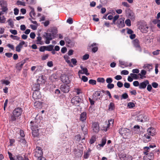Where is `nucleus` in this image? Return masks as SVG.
I'll list each match as a JSON object with an SVG mask.
<instances>
[{"label": "nucleus", "instance_id": "nucleus-1", "mask_svg": "<svg viewBox=\"0 0 160 160\" xmlns=\"http://www.w3.org/2000/svg\"><path fill=\"white\" fill-rule=\"evenodd\" d=\"M22 111V108L20 107L14 109L13 111L12 115L11 116V120L12 121H16L17 118L21 116Z\"/></svg>", "mask_w": 160, "mask_h": 160}, {"label": "nucleus", "instance_id": "nucleus-2", "mask_svg": "<svg viewBox=\"0 0 160 160\" xmlns=\"http://www.w3.org/2000/svg\"><path fill=\"white\" fill-rule=\"evenodd\" d=\"M145 151L143 152L145 156L143 157L144 160H153L154 158V154L152 152L148 153L149 152V147H146L144 148Z\"/></svg>", "mask_w": 160, "mask_h": 160}, {"label": "nucleus", "instance_id": "nucleus-3", "mask_svg": "<svg viewBox=\"0 0 160 160\" xmlns=\"http://www.w3.org/2000/svg\"><path fill=\"white\" fill-rule=\"evenodd\" d=\"M43 36L46 39L45 43L49 44L50 43V41L54 38V36L51 33L45 32L43 35Z\"/></svg>", "mask_w": 160, "mask_h": 160}, {"label": "nucleus", "instance_id": "nucleus-4", "mask_svg": "<svg viewBox=\"0 0 160 160\" xmlns=\"http://www.w3.org/2000/svg\"><path fill=\"white\" fill-rule=\"evenodd\" d=\"M61 81L64 83L68 84L71 82L70 79L65 74H62L61 76Z\"/></svg>", "mask_w": 160, "mask_h": 160}, {"label": "nucleus", "instance_id": "nucleus-5", "mask_svg": "<svg viewBox=\"0 0 160 160\" xmlns=\"http://www.w3.org/2000/svg\"><path fill=\"white\" fill-rule=\"evenodd\" d=\"M68 84H62L61 85L60 89L64 93H68L70 91V88Z\"/></svg>", "mask_w": 160, "mask_h": 160}, {"label": "nucleus", "instance_id": "nucleus-6", "mask_svg": "<svg viewBox=\"0 0 160 160\" xmlns=\"http://www.w3.org/2000/svg\"><path fill=\"white\" fill-rule=\"evenodd\" d=\"M0 5L1 6V9L3 12H6L8 10L7 3L4 0H0Z\"/></svg>", "mask_w": 160, "mask_h": 160}, {"label": "nucleus", "instance_id": "nucleus-7", "mask_svg": "<svg viewBox=\"0 0 160 160\" xmlns=\"http://www.w3.org/2000/svg\"><path fill=\"white\" fill-rule=\"evenodd\" d=\"M81 99L78 97H75L72 98L71 100V102L74 105L78 106L80 104V102Z\"/></svg>", "mask_w": 160, "mask_h": 160}, {"label": "nucleus", "instance_id": "nucleus-8", "mask_svg": "<svg viewBox=\"0 0 160 160\" xmlns=\"http://www.w3.org/2000/svg\"><path fill=\"white\" fill-rule=\"evenodd\" d=\"M30 126L32 130L38 129L39 126L38 121H37L36 120L34 121H31L30 122Z\"/></svg>", "mask_w": 160, "mask_h": 160}, {"label": "nucleus", "instance_id": "nucleus-9", "mask_svg": "<svg viewBox=\"0 0 160 160\" xmlns=\"http://www.w3.org/2000/svg\"><path fill=\"white\" fill-rule=\"evenodd\" d=\"M32 97L34 100L38 99L40 98L41 96L39 91H34L33 93Z\"/></svg>", "mask_w": 160, "mask_h": 160}, {"label": "nucleus", "instance_id": "nucleus-10", "mask_svg": "<svg viewBox=\"0 0 160 160\" xmlns=\"http://www.w3.org/2000/svg\"><path fill=\"white\" fill-rule=\"evenodd\" d=\"M80 68L81 70H80L78 71V74H85L86 75H89V73H88V70L86 68H84L82 66H80Z\"/></svg>", "mask_w": 160, "mask_h": 160}, {"label": "nucleus", "instance_id": "nucleus-11", "mask_svg": "<svg viewBox=\"0 0 160 160\" xmlns=\"http://www.w3.org/2000/svg\"><path fill=\"white\" fill-rule=\"evenodd\" d=\"M149 84L148 80H146L143 82L140 83L139 85V88L140 89H145L147 86Z\"/></svg>", "mask_w": 160, "mask_h": 160}, {"label": "nucleus", "instance_id": "nucleus-12", "mask_svg": "<svg viewBox=\"0 0 160 160\" xmlns=\"http://www.w3.org/2000/svg\"><path fill=\"white\" fill-rule=\"evenodd\" d=\"M93 131L96 133H97L99 130V124L98 122H94L92 124Z\"/></svg>", "mask_w": 160, "mask_h": 160}, {"label": "nucleus", "instance_id": "nucleus-13", "mask_svg": "<svg viewBox=\"0 0 160 160\" xmlns=\"http://www.w3.org/2000/svg\"><path fill=\"white\" fill-rule=\"evenodd\" d=\"M25 44V42L24 41H22L20 42L16 47V51L18 52H20L21 49L22 48L23 45Z\"/></svg>", "mask_w": 160, "mask_h": 160}, {"label": "nucleus", "instance_id": "nucleus-14", "mask_svg": "<svg viewBox=\"0 0 160 160\" xmlns=\"http://www.w3.org/2000/svg\"><path fill=\"white\" fill-rule=\"evenodd\" d=\"M74 154H75L76 157H80L82 156V153L83 151L81 150H77L76 149H74Z\"/></svg>", "mask_w": 160, "mask_h": 160}, {"label": "nucleus", "instance_id": "nucleus-15", "mask_svg": "<svg viewBox=\"0 0 160 160\" xmlns=\"http://www.w3.org/2000/svg\"><path fill=\"white\" fill-rule=\"evenodd\" d=\"M145 116L144 115L141 114L136 118V120L138 122H144L145 121Z\"/></svg>", "mask_w": 160, "mask_h": 160}, {"label": "nucleus", "instance_id": "nucleus-16", "mask_svg": "<svg viewBox=\"0 0 160 160\" xmlns=\"http://www.w3.org/2000/svg\"><path fill=\"white\" fill-rule=\"evenodd\" d=\"M124 21V18H121L119 19L118 26L119 28H122L125 26Z\"/></svg>", "mask_w": 160, "mask_h": 160}, {"label": "nucleus", "instance_id": "nucleus-17", "mask_svg": "<svg viewBox=\"0 0 160 160\" xmlns=\"http://www.w3.org/2000/svg\"><path fill=\"white\" fill-rule=\"evenodd\" d=\"M148 135L153 136L155 135V132L154 128H150L147 130Z\"/></svg>", "mask_w": 160, "mask_h": 160}, {"label": "nucleus", "instance_id": "nucleus-18", "mask_svg": "<svg viewBox=\"0 0 160 160\" xmlns=\"http://www.w3.org/2000/svg\"><path fill=\"white\" fill-rule=\"evenodd\" d=\"M43 153L42 151H35L34 152V156L37 158H38L42 157Z\"/></svg>", "mask_w": 160, "mask_h": 160}, {"label": "nucleus", "instance_id": "nucleus-19", "mask_svg": "<svg viewBox=\"0 0 160 160\" xmlns=\"http://www.w3.org/2000/svg\"><path fill=\"white\" fill-rule=\"evenodd\" d=\"M101 94V92L100 91H96L93 95V99L97 100L98 99V97L100 96Z\"/></svg>", "mask_w": 160, "mask_h": 160}, {"label": "nucleus", "instance_id": "nucleus-20", "mask_svg": "<svg viewBox=\"0 0 160 160\" xmlns=\"http://www.w3.org/2000/svg\"><path fill=\"white\" fill-rule=\"evenodd\" d=\"M147 72L144 70H142L141 71V73L138 74V75L140 76V78L142 79L144 78H146L145 75L146 74Z\"/></svg>", "mask_w": 160, "mask_h": 160}, {"label": "nucleus", "instance_id": "nucleus-21", "mask_svg": "<svg viewBox=\"0 0 160 160\" xmlns=\"http://www.w3.org/2000/svg\"><path fill=\"white\" fill-rule=\"evenodd\" d=\"M63 58L65 60L66 62L70 66L73 67V65L71 63L70 61L68 59H69V57L67 55H65L63 57Z\"/></svg>", "mask_w": 160, "mask_h": 160}, {"label": "nucleus", "instance_id": "nucleus-22", "mask_svg": "<svg viewBox=\"0 0 160 160\" xmlns=\"http://www.w3.org/2000/svg\"><path fill=\"white\" fill-rule=\"evenodd\" d=\"M133 43L134 46L136 48H140L139 42L138 39H135L133 41Z\"/></svg>", "mask_w": 160, "mask_h": 160}, {"label": "nucleus", "instance_id": "nucleus-23", "mask_svg": "<svg viewBox=\"0 0 160 160\" xmlns=\"http://www.w3.org/2000/svg\"><path fill=\"white\" fill-rule=\"evenodd\" d=\"M39 129H37L34 130H32V134L33 137H38L39 136V133L38 132Z\"/></svg>", "mask_w": 160, "mask_h": 160}, {"label": "nucleus", "instance_id": "nucleus-24", "mask_svg": "<svg viewBox=\"0 0 160 160\" xmlns=\"http://www.w3.org/2000/svg\"><path fill=\"white\" fill-rule=\"evenodd\" d=\"M143 68L146 70H148L150 72L151 70L152 69V64H144L143 66Z\"/></svg>", "mask_w": 160, "mask_h": 160}, {"label": "nucleus", "instance_id": "nucleus-25", "mask_svg": "<svg viewBox=\"0 0 160 160\" xmlns=\"http://www.w3.org/2000/svg\"><path fill=\"white\" fill-rule=\"evenodd\" d=\"M97 44L96 43H93L91 47H92V51L93 52H96L98 50V48L96 46Z\"/></svg>", "mask_w": 160, "mask_h": 160}, {"label": "nucleus", "instance_id": "nucleus-26", "mask_svg": "<svg viewBox=\"0 0 160 160\" xmlns=\"http://www.w3.org/2000/svg\"><path fill=\"white\" fill-rule=\"evenodd\" d=\"M86 118V113L85 112L82 113L80 116V119L82 121H84Z\"/></svg>", "mask_w": 160, "mask_h": 160}, {"label": "nucleus", "instance_id": "nucleus-27", "mask_svg": "<svg viewBox=\"0 0 160 160\" xmlns=\"http://www.w3.org/2000/svg\"><path fill=\"white\" fill-rule=\"evenodd\" d=\"M32 89L34 91H39L40 89V84L39 83H35L32 88Z\"/></svg>", "mask_w": 160, "mask_h": 160}, {"label": "nucleus", "instance_id": "nucleus-28", "mask_svg": "<svg viewBox=\"0 0 160 160\" xmlns=\"http://www.w3.org/2000/svg\"><path fill=\"white\" fill-rule=\"evenodd\" d=\"M119 158L122 160H127L128 156L126 154L122 153L119 155Z\"/></svg>", "mask_w": 160, "mask_h": 160}, {"label": "nucleus", "instance_id": "nucleus-29", "mask_svg": "<svg viewBox=\"0 0 160 160\" xmlns=\"http://www.w3.org/2000/svg\"><path fill=\"white\" fill-rule=\"evenodd\" d=\"M34 105L36 108H40L42 107V103L39 101H36L34 103Z\"/></svg>", "mask_w": 160, "mask_h": 160}, {"label": "nucleus", "instance_id": "nucleus-30", "mask_svg": "<svg viewBox=\"0 0 160 160\" xmlns=\"http://www.w3.org/2000/svg\"><path fill=\"white\" fill-rule=\"evenodd\" d=\"M115 104L113 102H110L108 106V110L109 111H112L115 109Z\"/></svg>", "mask_w": 160, "mask_h": 160}, {"label": "nucleus", "instance_id": "nucleus-31", "mask_svg": "<svg viewBox=\"0 0 160 160\" xmlns=\"http://www.w3.org/2000/svg\"><path fill=\"white\" fill-rule=\"evenodd\" d=\"M37 40H36L37 44L40 45L43 44V42L41 41L42 38L40 36H38L37 38Z\"/></svg>", "mask_w": 160, "mask_h": 160}, {"label": "nucleus", "instance_id": "nucleus-32", "mask_svg": "<svg viewBox=\"0 0 160 160\" xmlns=\"http://www.w3.org/2000/svg\"><path fill=\"white\" fill-rule=\"evenodd\" d=\"M106 142V139L105 138H103L102 140L101 143L99 144L98 145L100 147H103L105 145Z\"/></svg>", "mask_w": 160, "mask_h": 160}, {"label": "nucleus", "instance_id": "nucleus-33", "mask_svg": "<svg viewBox=\"0 0 160 160\" xmlns=\"http://www.w3.org/2000/svg\"><path fill=\"white\" fill-rule=\"evenodd\" d=\"M148 28L149 27L146 25L143 26L141 28V31L144 33H146L148 31Z\"/></svg>", "mask_w": 160, "mask_h": 160}, {"label": "nucleus", "instance_id": "nucleus-34", "mask_svg": "<svg viewBox=\"0 0 160 160\" xmlns=\"http://www.w3.org/2000/svg\"><path fill=\"white\" fill-rule=\"evenodd\" d=\"M128 17L131 19L133 20L135 19V16L134 14L132 12H131L128 14Z\"/></svg>", "mask_w": 160, "mask_h": 160}, {"label": "nucleus", "instance_id": "nucleus-35", "mask_svg": "<svg viewBox=\"0 0 160 160\" xmlns=\"http://www.w3.org/2000/svg\"><path fill=\"white\" fill-rule=\"evenodd\" d=\"M54 46L52 45H50L46 46V50L51 51L52 50Z\"/></svg>", "mask_w": 160, "mask_h": 160}, {"label": "nucleus", "instance_id": "nucleus-36", "mask_svg": "<svg viewBox=\"0 0 160 160\" xmlns=\"http://www.w3.org/2000/svg\"><path fill=\"white\" fill-rule=\"evenodd\" d=\"M96 141V137L95 136H92L91 139H90L89 141V143L90 144H92L94 143Z\"/></svg>", "mask_w": 160, "mask_h": 160}, {"label": "nucleus", "instance_id": "nucleus-37", "mask_svg": "<svg viewBox=\"0 0 160 160\" xmlns=\"http://www.w3.org/2000/svg\"><path fill=\"white\" fill-rule=\"evenodd\" d=\"M103 127L102 128V130H104V131H106L108 130V129L109 127V126L108 125V124H106V123L104 124V125H103Z\"/></svg>", "mask_w": 160, "mask_h": 160}, {"label": "nucleus", "instance_id": "nucleus-38", "mask_svg": "<svg viewBox=\"0 0 160 160\" xmlns=\"http://www.w3.org/2000/svg\"><path fill=\"white\" fill-rule=\"evenodd\" d=\"M119 64L121 65L124 66L125 67H127L128 66V63L127 62L124 61H119Z\"/></svg>", "mask_w": 160, "mask_h": 160}, {"label": "nucleus", "instance_id": "nucleus-39", "mask_svg": "<svg viewBox=\"0 0 160 160\" xmlns=\"http://www.w3.org/2000/svg\"><path fill=\"white\" fill-rule=\"evenodd\" d=\"M81 129L83 132V133L85 135L88 133V129L85 127H81Z\"/></svg>", "mask_w": 160, "mask_h": 160}, {"label": "nucleus", "instance_id": "nucleus-40", "mask_svg": "<svg viewBox=\"0 0 160 160\" xmlns=\"http://www.w3.org/2000/svg\"><path fill=\"white\" fill-rule=\"evenodd\" d=\"M130 75L132 78L135 79H138V74L137 75L135 74L131 73Z\"/></svg>", "mask_w": 160, "mask_h": 160}, {"label": "nucleus", "instance_id": "nucleus-41", "mask_svg": "<svg viewBox=\"0 0 160 160\" xmlns=\"http://www.w3.org/2000/svg\"><path fill=\"white\" fill-rule=\"evenodd\" d=\"M29 15L30 17H31L32 19H34V18L32 16V15L34 16H35V13L33 9H32L31 10V11L29 13Z\"/></svg>", "mask_w": 160, "mask_h": 160}, {"label": "nucleus", "instance_id": "nucleus-42", "mask_svg": "<svg viewBox=\"0 0 160 160\" xmlns=\"http://www.w3.org/2000/svg\"><path fill=\"white\" fill-rule=\"evenodd\" d=\"M17 4L18 5L25 6V3L24 2L18 0L17 2Z\"/></svg>", "mask_w": 160, "mask_h": 160}, {"label": "nucleus", "instance_id": "nucleus-43", "mask_svg": "<svg viewBox=\"0 0 160 160\" xmlns=\"http://www.w3.org/2000/svg\"><path fill=\"white\" fill-rule=\"evenodd\" d=\"M7 22L8 23L9 25L11 27H12L14 26L13 22L11 19H9Z\"/></svg>", "mask_w": 160, "mask_h": 160}, {"label": "nucleus", "instance_id": "nucleus-44", "mask_svg": "<svg viewBox=\"0 0 160 160\" xmlns=\"http://www.w3.org/2000/svg\"><path fill=\"white\" fill-rule=\"evenodd\" d=\"M128 106L129 108H132L135 107V104L132 102H130L128 103Z\"/></svg>", "mask_w": 160, "mask_h": 160}, {"label": "nucleus", "instance_id": "nucleus-45", "mask_svg": "<svg viewBox=\"0 0 160 160\" xmlns=\"http://www.w3.org/2000/svg\"><path fill=\"white\" fill-rule=\"evenodd\" d=\"M71 62L72 63L73 65L75 66L77 65V61L75 58H72L71 59Z\"/></svg>", "mask_w": 160, "mask_h": 160}, {"label": "nucleus", "instance_id": "nucleus-46", "mask_svg": "<svg viewBox=\"0 0 160 160\" xmlns=\"http://www.w3.org/2000/svg\"><path fill=\"white\" fill-rule=\"evenodd\" d=\"M89 84L92 85H95L96 84V81L94 80L90 79L89 81Z\"/></svg>", "mask_w": 160, "mask_h": 160}, {"label": "nucleus", "instance_id": "nucleus-47", "mask_svg": "<svg viewBox=\"0 0 160 160\" xmlns=\"http://www.w3.org/2000/svg\"><path fill=\"white\" fill-rule=\"evenodd\" d=\"M125 22L127 26H131V21L130 19H127L126 20Z\"/></svg>", "mask_w": 160, "mask_h": 160}, {"label": "nucleus", "instance_id": "nucleus-48", "mask_svg": "<svg viewBox=\"0 0 160 160\" xmlns=\"http://www.w3.org/2000/svg\"><path fill=\"white\" fill-rule=\"evenodd\" d=\"M39 51L41 52H43L45 50H46V46H42L39 48Z\"/></svg>", "mask_w": 160, "mask_h": 160}, {"label": "nucleus", "instance_id": "nucleus-49", "mask_svg": "<svg viewBox=\"0 0 160 160\" xmlns=\"http://www.w3.org/2000/svg\"><path fill=\"white\" fill-rule=\"evenodd\" d=\"M60 138L61 139L63 140L67 138L66 136V134L65 133H63L60 135Z\"/></svg>", "mask_w": 160, "mask_h": 160}, {"label": "nucleus", "instance_id": "nucleus-50", "mask_svg": "<svg viewBox=\"0 0 160 160\" xmlns=\"http://www.w3.org/2000/svg\"><path fill=\"white\" fill-rule=\"evenodd\" d=\"M106 82L108 84H109L112 82V79L111 78H108L106 79Z\"/></svg>", "mask_w": 160, "mask_h": 160}, {"label": "nucleus", "instance_id": "nucleus-51", "mask_svg": "<svg viewBox=\"0 0 160 160\" xmlns=\"http://www.w3.org/2000/svg\"><path fill=\"white\" fill-rule=\"evenodd\" d=\"M107 87L108 88L111 89L114 87V85L113 84L111 83L108 84L107 86Z\"/></svg>", "mask_w": 160, "mask_h": 160}, {"label": "nucleus", "instance_id": "nucleus-52", "mask_svg": "<svg viewBox=\"0 0 160 160\" xmlns=\"http://www.w3.org/2000/svg\"><path fill=\"white\" fill-rule=\"evenodd\" d=\"M97 80L98 82L102 83H104L105 82V79L103 78H98Z\"/></svg>", "mask_w": 160, "mask_h": 160}, {"label": "nucleus", "instance_id": "nucleus-53", "mask_svg": "<svg viewBox=\"0 0 160 160\" xmlns=\"http://www.w3.org/2000/svg\"><path fill=\"white\" fill-rule=\"evenodd\" d=\"M89 152H84V158L85 159H87L89 157Z\"/></svg>", "mask_w": 160, "mask_h": 160}, {"label": "nucleus", "instance_id": "nucleus-54", "mask_svg": "<svg viewBox=\"0 0 160 160\" xmlns=\"http://www.w3.org/2000/svg\"><path fill=\"white\" fill-rule=\"evenodd\" d=\"M75 92L77 93V94H79L80 93L82 92L81 90L79 88L75 89Z\"/></svg>", "mask_w": 160, "mask_h": 160}, {"label": "nucleus", "instance_id": "nucleus-55", "mask_svg": "<svg viewBox=\"0 0 160 160\" xmlns=\"http://www.w3.org/2000/svg\"><path fill=\"white\" fill-rule=\"evenodd\" d=\"M129 73V72L128 71L126 70H123L121 71V74H123L124 75H127Z\"/></svg>", "mask_w": 160, "mask_h": 160}, {"label": "nucleus", "instance_id": "nucleus-56", "mask_svg": "<svg viewBox=\"0 0 160 160\" xmlns=\"http://www.w3.org/2000/svg\"><path fill=\"white\" fill-rule=\"evenodd\" d=\"M89 57V55L88 54H85L82 57V59L83 60H86L88 59Z\"/></svg>", "mask_w": 160, "mask_h": 160}, {"label": "nucleus", "instance_id": "nucleus-57", "mask_svg": "<svg viewBox=\"0 0 160 160\" xmlns=\"http://www.w3.org/2000/svg\"><path fill=\"white\" fill-rule=\"evenodd\" d=\"M122 97L123 99H126L128 98V96L127 93H125L122 95Z\"/></svg>", "mask_w": 160, "mask_h": 160}, {"label": "nucleus", "instance_id": "nucleus-58", "mask_svg": "<svg viewBox=\"0 0 160 160\" xmlns=\"http://www.w3.org/2000/svg\"><path fill=\"white\" fill-rule=\"evenodd\" d=\"M10 32L12 34L16 35L17 34V31L15 29H11L10 30Z\"/></svg>", "mask_w": 160, "mask_h": 160}, {"label": "nucleus", "instance_id": "nucleus-59", "mask_svg": "<svg viewBox=\"0 0 160 160\" xmlns=\"http://www.w3.org/2000/svg\"><path fill=\"white\" fill-rule=\"evenodd\" d=\"M26 62V60L24 59L22 60L21 62L19 63L18 65L20 67H22L24 63Z\"/></svg>", "mask_w": 160, "mask_h": 160}, {"label": "nucleus", "instance_id": "nucleus-60", "mask_svg": "<svg viewBox=\"0 0 160 160\" xmlns=\"http://www.w3.org/2000/svg\"><path fill=\"white\" fill-rule=\"evenodd\" d=\"M82 80L84 82H85L88 81V78L87 77L85 76H82Z\"/></svg>", "mask_w": 160, "mask_h": 160}, {"label": "nucleus", "instance_id": "nucleus-61", "mask_svg": "<svg viewBox=\"0 0 160 160\" xmlns=\"http://www.w3.org/2000/svg\"><path fill=\"white\" fill-rule=\"evenodd\" d=\"M133 85L135 87H137L139 86L140 85V84L139 82L137 81H136L133 82Z\"/></svg>", "mask_w": 160, "mask_h": 160}, {"label": "nucleus", "instance_id": "nucleus-62", "mask_svg": "<svg viewBox=\"0 0 160 160\" xmlns=\"http://www.w3.org/2000/svg\"><path fill=\"white\" fill-rule=\"evenodd\" d=\"M119 16L118 15H116L113 18V23H115L116 21L118 18Z\"/></svg>", "mask_w": 160, "mask_h": 160}, {"label": "nucleus", "instance_id": "nucleus-63", "mask_svg": "<svg viewBox=\"0 0 160 160\" xmlns=\"http://www.w3.org/2000/svg\"><path fill=\"white\" fill-rule=\"evenodd\" d=\"M6 18L4 16L1 17V23H4L6 21Z\"/></svg>", "mask_w": 160, "mask_h": 160}, {"label": "nucleus", "instance_id": "nucleus-64", "mask_svg": "<svg viewBox=\"0 0 160 160\" xmlns=\"http://www.w3.org/2000/svg\"><path fill=\"white\" fill-rule=\"evenodd\" d=\"M17 159L16 160H24L23 158L20 155L16 156Z\"/></svg>", "mask_w": 160, "mask_h": 160}]
</instances>
